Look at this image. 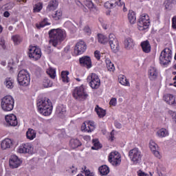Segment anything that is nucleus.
I'll use <instances>...</instances> for the list:
<instances>
[{"label":"nucleus","mask_w":176,"mask_h":176,"mask_svg":"<svg viewBox=\"0 0 176 176\" xmlns=\"http://www.w3.org/2000/svg\"><path fill=\"white\" fill-rule=\"evenodd\" d=\"M49 35L50 38V42L55 47L64 42L65 39H67V32L61 28L50 30Z\"/></svg>","instance_id":"nucleus-1"},{"label":"nucleus","mask_w":176,"mask_h":176,"mask_svg":"<svg viewBox=\"0 0 176 176\" xmlns=\"http://www.w3.org/2000/svg\"><path fill=\"white\" fill-rule=\"evenodd\" d=\"M38 111L44 116H50L53 111L52 101L47 98L38 99L37 100Z\"/></svg>","instance_id":"nucleus-2"},{"label":"nucleus","mask_w":176,"mask_h":176,"mask_svg":"<svg viewBox=\"0 0 176 176\" xmlns=\"http://www.w3.org/2000/svg\"><path fill=\"white\" fill-rule=\"evenodd\" d=\"M14 107V99L12 96H6L1 99V108L3 111L10 112Z\"/></svg>","instance_id":"nucleus-3"},{"label":"nucleus","mask_w":176,"mask_h":176,"mask_svg":"<svg viewBox=\"0 0 176 176\" xmlns=\"http://www.w3.org/2000/svg\"><path fill=\"white\" fill-rule=\"evenodd\" d=\"M17 81L20 86H28L31 82L30 73L26 69L21 70L17 76Z\"/></svg>","instance_id":"nucleus-4"},{"label":"nucleus","mask_w":176,"mask_h":176,"mask_svg":"<svg viewBox=\"0 0 176 176\" xmlns=\"http://www.w3.org/2000/svg\"><path fill=\"white\" fill-rule=\"evenodd\" d=\"M73 97L77 101H85V100H87V97H89V94L85 90V87L83 85L80 87H76L73 91Z\"/></svg>","instance_id":"nucleus-5"},{"label":"nucleus","mask_w":176,"mask_h":176,"mask_svg":"<svg viewBox=\"0 0 176 176\" xmlns=\"http://www.w3.org/2000/svg\"><path fill=\"white\" fill-rule=\"evenodd\" d=\"M129 157L134 164H140L142 160V153L138 148H134L129 151Z\"/></svg>","instance_id":"nucleus-6"},{"label":"nucleus","mask_w":176,"mask_h":176,"mask_svg":"<svg viewBox=\"0 0 176 176\" xmlns=\"http://www.w3.org/2000/svg\"><path fill=\"white\" fill-rule=\"evenodd\" d=\"M151 25V19L148 14H142L138 22V28L140 31H146Z\"/></svg>","instance_id":"nucleus-7"},{"label":"nucleus","mask_w":176,"mask_h":176,"mask_svg":"<svg viewBox=\"0 0 176 176\" xmlns=\"http://www.w3.org/2000/svg\"><path fill=\"white\" fill-rule=\"evenodd\" d=\"M173 58V51L170 48H165L160 54V61L163 65L168 64Z\"/></svg>","instance_id":"nucleus-8"},{"label":"nucleus","mask_w":176,"mask_h":176,"mask_svg":"<svg viewBox=\"0 0 176 176\" xmlns=\"http://www.w3.org/2000/svg\"><path fill=\"white\" fill-rule=\"evenodd\" d=\"M109 162L112 164V166H120V163H122V156L120 153L118 151H112L109 155Z\"/></svg>","instance_id":"nucleus-9"},{"label":"nucleus","mask_w":176,"mask_h":176,"mask_svg":"<svg viewBox=\"0 0 176 176\" xmlns=\"http://www.w3.org/2000/svg\"><path fill=\"white\" fill-rule=\"evenodd\" d=\"M109 43L111 47V50L114 53H118L119 52L120 47L119 46V41L116 38V36L113 34H110L109 35Z\"/></svg>","instance_id":"nucleus-10"},{"label":"nucleus","mask_w":176,"mask_h":176,"mask_svg":"<svg viewBox=\"0 0 176 176\" xmlns=\"http://www.w3.org/2000/svg\"><path fill=\"white\" fill-rule=\"evenodd\" d=\"M28 56L32 60H39V58L42 57V52L41 51V49L35 46H30L29 48Z\"/></svg>","instance_id":"nucleus-11"},{"label":"nucleus","mask_w":176,"mask_h":176,"mask_svg":"<svg viewBox=\"0 0 176 176\" xmlns=\"http://www.w3.org/2000/svg\"><path fill=\"white\" fill-rule=\"evenodd\" d=\"M87 80L89 81V85L91 89H98L101 85V80L100 78L96 74H91L87 77Z\"/></svg>","instance_id":"nucleus-12"},{"label":"nucleus","mask_w":176,"mask_h":176,"mask_svg":"<svg viewBox=\"0 0 176 176\" xmlns=\"http://www.w3.org/2000/svg\"><path fill=\"white\" fill-rule=\"evenodd\" d=\"M18 153H28L29 155L34 154V146L32 143L22 144L19 146Z\"/></svg>","instance_id":"nucleus-13"},{"label":"nucleus","mask_w":176,"mask_h":176,"mask_svg":"<svg viewBox=\"0 0 176 176\" xmlns=\"http://www.w3.org/2000/svg\"><path fill=\"white\" fill-rule=\"evenodd\" d=\"M87 46L86 43L83 41H78L74 47V54L75 56H79L80 54H83L86 52Z\"/></svg>","instance_id":"nucleus-14"},{"label":"nucleus","mask_w":176,"mask_h":176,"mask_svg":"<svg viewBox=\"0 0 176 176\" xmlns=\"http://www.w3.org/2000/svg\"><path fill=\"white\" fill-rule=\"evenodd\" d=\"M21 163H23V162L19 157H17V155H12L10 156L9 160V166L10 168H19V167L21 166Z\"/></svg>","instance_id":"nucleus-15"},{"label":"nucleus","mask_w":176,"mask_h":176,"mask_svg":"<svg viewBox=\"0 0 176 176\" xmlns=\"http://www.w3.org/2000/svg\"><path fill=\"white\" fill-rule=\"evenodd\" d=\"M149 148L152 152V153L157 157V159H162V154L159 151V146L155 141L151 140L149 142Z\"/></svg>","instance_id":"nucleus-16"},{"label":"nucleus","mask_w":176,"mask_h":176,"mask_svg":"<svg viewBox=\"0 0 176 176\" xmlns=\"http://www.w3.org/2000/svg\"><path fill=\"white\" fill-rule=\"evenodd\" d=\"M95 129L96 124L93 121H86L81 126L82 131H87V133H91V131H94Z\"/></svg>","instance_id":"nucleus-17"},{"label":"nucleus","mask_w":176,"mask_h":176,"mask_svg":"<svg viewBox=\"0 0 176 176\" xmlns=\"http://www.w3.org/2000/svg\"><path fill=\"white\" fill-rule=\"evenodd\" d=\"M123 5H124V2L122 1V0H111V1L104 3V8L107 9H112V8H116V6H122Z\"/></svg>","instance_id":"nucleus-18"},{"label":"nucleus","mask_w":176,"mask_h":176,"mask_svg":"<svg viewBox=\"0 0 176 176\" xmlns=\"http://www.w3.org/2000/svg\"><path fill=\"white\" fill-rule=\"evenodd\" d=\"M6 122L10 126H16L18 124L17 117L14 114H9L5 117Z\"/></svg>","instance_id":"nucleus-19"},{"label":"nucleus","mask_w":176,"mask_h":176,"mask_svg":"<svg viewBox=\"0 0 176 176\" xmlns=\"http://www.w3.org/2000/svg\"><path fill=\"white\" fill-rule=\"evenodd\" d=\"M164 100L169 105H176V96L173 94H166L164 95Z\"/></svg>","instance_id":"nucleus-20"},{"label":"nucleus","mask_w":176,"mask_h":176,"mask_svg":"<svg viewBox=\"0 0 176 176\" xmlns=\"http://www.w3.org/2000/svg\"><path fill=\"white\" fill-rule=\"evenodd\" d=\"M80 64H82L83 67L88 69L92 67L91 58L89 56H82L79 59Z\"/></svg>","instance_id":"nucleus-21"},{"label":"nucleus","mask_w":176,"mask_h":176,"mask_svg":"<svg viewBox=\"0 0 176 176\" xmlns=\"http://www.w3.org/2000/svg\"><path fill=\"white\" fill-rule=\"evenodd\" d=\"M148 78L150 80H156L157 79V75H159V72L157 69L155 67H151L148 69Z\"/></svg>","instance_id":"nucleus-22"},{"label":"nucleus","mask_w":176,"mask_h":176,"mask_svg":"<svg viewBox=\"0 0 176 176\" xmlns=\"http://www.w3.org/2000/svg\"><path fill=\"white\" fill-rule=\"evenodd\" d=\"M135 45L134 40L130 37L126 38L124 41V46L126 50H131L134 48Z\"/></svg>","instance_id":"nucleus-23"},{"label":"nucleus","mask_w":176,"mask_h":176,"mask_svg":"<svg viewBox=\"0 0 176 176\" xmlns=\"http://www.w3.org/2000/svg\"><path fill=\"white\" fill-rule=\"evenodd\" d=\"M57 8H58V1L57 0H52L48 3L46 10L47 12H54Z\"/></svg>","instance_id":"nucleus-24"},{"label":"nucleus","mask_w":176,"mask_h":176,"mask_svg":"<svg viewBox=\"0 0 176 176\" xmlns=\"http://www.w3.org/2000/svg\"><path fill=\"white\" fill-rule=\"evenodd\" d=\"M13 145V141L9 138L4 139L1 143V148L3 151L9 149Z\"/></svg>","instance_id":"nucleus-25"},{"label":"nucleus","mask_w":176,"mask_h":176,"mask_svg":"<svg viewBox=\"0 0 176 176\" xmlns=\"http://www.w3.org/2000/svg\"><path fill=\"white\" fill-rule=\"evenodd\" d=\"M156 135L158 138H166V137H168L169 135L168 130L166 128H162L157 131Z\"/></svg>","instance_id":"nucleus-26"},{"label":"nucleus","mask_w":176,"mask_h":176,"mask_svg":"<svg viewBox=\"0 0 176 176\" xmlns=\"http://www.w3.org/2000/svg\"><path fill=\"white\" fill-rule=\"evenodd\" d=\"M26 138L32 141L34 138H36V131L32 129H28L26 132Z\"/></svg>","instance_id":"nucleus-27"},{"label":"nucleus","mask_w":176,"mask_h":176,"mask_svg":"<svg viewBox=\"0 0 176 176\" xmlns=\"http://www.w3.org/2000/svg\"><path fill=\"white\" fill-rule=\"evenodd\" d=\"M128 19L130 24H135L137 23V17L135 16V12L133 10H129L128 14Z\"/></svg>","instance_id":"nucleus-28"},{"label":"nucleus","mask_w":176,"mask_h":176,"mask_svg":"<svg viewBox=\"0 0 176 176\" xmlns=\"http://www.w3.org/2000/svg\"><path fill=\"white\" fill-rule=\"evenodd\" d=\"M141 47L144 53L151 52V44L149 43V41H145L142 42Z\"/></svg>","instance_id":"nucleus-29"},{"label":"nucleus","mask_w":176,"mask_h":176,"mask_svg":"<svg viewBox=\"0 0 176 176\" xmlns=\"http://www.w3.org/2000/svg\"><path fill=\"white\" fill-rule=\"evenodd\" d=\"M165 9L171 10L174 6L176 5V0H167L164 2Z\"/></svg>","instance_id":"nucleus-30"},{"label":"nucleus","mask_w":176,"mask_h":176,"mask_svg":"<svg viewBox=\"0 0 176 176\" xmlns=\"http://www.w3.org/2000/svg\"><path fill=\"white\" fill-rule=\"evenodd\" d=\"M95 111L98 116V118H104V116H105V115H107V111L103 109L102 108L98 107V105H97L95 108Z\"/></svg>","instance_id":"nucleus-31"},{"label":"nucleus","mask_w":176,"mask_h":176,"mask_svg":"<svg viewBox=\"0 0 176 176\" xmlns=\"http://www.w3.org/2000/svg\"><path fill=\"white\" fill-rule=\"evenodd\" d=\"M56 113L59 114L60 118H64L65 113H67V109L64 106H59L56 108Z\"/></svg>","instance_id":"nucleus-32"},{"label":"nucleus","mask_w":176,"mask_h":176,"mask_svg":"<svg viewBox=\"0 0 176 176\" xmlns=\"http://www.w3.org/2000/svg\"><path fill=\"white\" fill-rule=\"evenodd\" d=\"M108 37L107 36L102 34H98V41L99 43H101L102 45H105V43H108Z\"/></svg>","instance_id":"nucleus-33"},{"label":"nucleus","mask_w":176,"mask_h":176,"mask_svg":"<svg viewBox=\"0 0 176 176\" xmlns=\"http://www.w3.org/2000/svg\"><path fill=\"white\" fill-rule=\"evenodd\" d=\"M69 145L71 148L75 149L76 148L80 146V145H82V143H80V141H79V140L78 139H72L70 140Z\"/></svg>","instance_id":"nucleus-34"},{"label":"nucleus","mask_w":176,"mask_h":176,"mask_svg":"<svg viewBox=\"0 0 176 176\" xmlns=\"http://www.w3.org/2000/svg\"><path fill=\"white\" fill-rule=\"evenodd\" d=\"M43 9V3L38 2L33 6V12L39 13Z\"/></svg>","instance_id":"nucleus-35"},{"label":"nucleus","mask_w":176,"mask_h":176,"mask_svg":"<svg viewBox=\"0 0 176 176\" xmlns=\"http://www.w3.org/2000/svg\"><path fill=\"white\" fill-rule=\"evenodd\" d=\"M99 172L100 173V175H108L109 174V167L107 165L101 166L99 168Z\"/></svg>","instance_id":"nucleus-36"},{"label":"nucleus","mask_w":176,"mask_h":176,"mask_svg":"<svg viewBox=\"0 0 176 176\" xmlns=\"http://www.w3.org/2000/svg\"><path fill=\"white\" fill-rule=\"evenodd\" d=\"M69 75V72L67 71H63L61 72V80L64 83H68L69 82V78L68 76Z\"/></svg>","instance_id":"nucleus-37"},{"label":"nucleus","mask_w":176,"mask_h":176,"mask_svg":"<svg viewBox=\"0 0 176 176\" xmlns=\"http://www.w3.org/2000/svg\"><path fill=\"white\" fill-rule=\"evenodd\" d=\"M105 63L108 69V71H110V72H113L115 71V65L111 61V59L107 58L105 59Z\"/></svg>","instance_id":"nucleus-38"},{"label":"nucleus","mask_w":176,"mask_h":176,"mask_svg":"<svg viewBox=\"0 0 176 176\" xmlns=\"http://www.w3.org/2000/svg\"><path fill=\"white\" fill-rule=\"evenodd\" d=\"M4 85L6 86V87H7V89H13V79H12L11 78H6L4 81Z\"/></svg>","instance_id":"nucleus-39"},{"label":"nucleus","mask_w":176,"mask_h":176,"mask_svg":"<svg viewBox=\"0 0 176 176\" xmlns=\"http://www.w3.org/2000/svg\"><path fill=\"white\" fill-rule=\"evenodd\" d=\"M93 144L94 146L91 147V149L94 151H98V149H101V148H102V146L97 140H93Z\"/></svg>","instance_id":"nucleus-40"},{"label":"nucleus","mask_w":176,"mask_h":176,"mask_svg":"<svg viewBox=\"0 0 176 176\" xmlns=\"http://www.w3.org/2000/svg\"><path fill=\"white\" fill-rule=\"evenodd\" d=\"M52 17L54 20H60L61 17H63V11L61 10H56L55 14L52 15Z\"/></svg>","instance_id":"nucleus-41"},{"label":"nucleus","mask_w":176,"mask_h":176,"mask_svg":"<svg viewBox=\"0 0 176 176\" xmlns=\"http://www.w3.org/2000/svg\"><path fill=\"white\" fill-rule=\"evenodd\" d=\"M120 83L122 85V86H130V82L127 80V78L124 76H122L119 78Z\"/></svg>","instance_id":"nucleus-42"},{"label":"nucleus","mask_w":176,"mask_h":176,"mask_svg":"<svg viewBox=\"0 0 176 176\" xmlns=\"http://www.w3.org/2000/svg\"><path fill=\"white\" fill-rule=\"evenodd\" d=\"M47 18H45L43 21L41 22L40 24H36V26L37 28H43V27H46V25H50V23L47 22Z\"/></svg>","instance_id":"nucleus-43"},{"label":"nucleus","mask_w":176,"mask_h":176,"mask_svg":"<svg viewBox=\"0 0 176 176\" xmlns=\"http://www.w3.org/2000/svg\"><path fill=\"white\" fill-rule=\"evenodd\" d=\"M47 74L50 76V78H52V79H54V78H56V69L52 67L47 69Z\"/></svg>","instance_id":"nucleus-44"},{"label":"nucleus","mask_w":176,"mask_h":176,"mask_svg":"<svg viewBox=\"0 0 176 176\" xmlns=\"http://www.w3.org/2000/svg\"><path fill=\"white\" fill-rule=\"evenodd\" d=\"M43 86L45 88L52 87V86H53V82L49 79H45L43 82Z\"/></svg>","instance_id":"nucleus-45"},{"label":"nucleus","mask_w":176,"mask_h":176,"mask_svg":"<svg viewBox=\"0 0 176 176\" xmlns=\"http://www.w3.org/2000/svg\"><path fill=\"white\" fill-rule=\"evenodd\" d=\"M12 39L14 43V45H19L21 42V37L19 35L12 36Z\"/></svg>","instance_id":"nucleus-46"},{"label":"nucleus","mask_w":176,"mask_h":176,"mask_svg":"<svg viewBox=\"0 0 176 176\" xmlns=\"http://www.w3.org/2000/svg\"><path fill=\"white\" fill-rule=\"evenodd\" d=\"M82 170L85 176H94V173L91 172L86 166L82 168Z\"/></svg>","instance_id":"nucleus-47"},{"label":"nucleus","mask_w":176,"mask_h":176,"mask_svg":"<svg viewBox=\"0 0 176 176\" xmlns=\"http://www.w3.org/2000/svg\"><path fill=\"white\" fill-rule=\"evenodd\" d=\"M168 115H170V116H171L173 122L175 123V124H176V112L169 110L168 111Z\"/></svg>","instance_id":"nucleus-48"},{"label":"nucleus","mask_w":176,"mask_h":176,"mask_svg":"<svg viewBox=\"0 0 176 176\" xmlns=\"http://www.w3.org/2000/svg\"><path fill=\"white\" fill-rule=\"evenodd\" d=\"M85 5L87 6V8H89V9H93V8H94L93 2H91V1H85Z\"/></svg>","instance_id":"nucleus-49"},{"label":"nucleus","mask_w":176,"mask_h":176,"mask_svg":"<svg viewBox=\"0 0 176 176\" xmlns=\"http://www.w3.org/2000/svg\"><path fill=\"white\" fill-rule=\"evenodd\" d=\"M83 31L87 35H90L91 34V29H90L89 26H85Z\"/></svg>","instance_id":"nucleus-50"},{"label":"nucleus","mask_w":176,"mask_h":176,"mask_svg":"<svg viewBox=\"0 0 176 176\" xmlns=\"http://www.w3.org/2000/svg\"><path fill=\"white\" fill-rule=\"evenodd\" d=\"M94 57L96 60H100L101 58V54L100 53V51L96 50L94 52Z\"/></svg>","instance_id":"nucleus-51"},{"label":"nucleus","mask_w":176,"mask_h":176,"mask_svg":"<svg viewBox=\"0 0 176 176\" xmlns=\"http://www.w3.org/2000/svg\"><path fill=\"white\" fill-rule=\"evenodd\" d=\"M116 104H118L116 98H111V100L109 102V104L112 105L113 107H116Z\"/></svg>","instance_id":"nucleus-52"},{"label":"nucleus","mask_w":176,"mask_h":176,"mask_svg":"<svg viewBox=\"0 0 176 176\" xmlns=\"http://www.w3.org/2000/svg\"><path fill=\"white\" fill-rule=\"evenodd\" d=\"M172 28L176 30V15L172 18Z\"/></svg>","instance_id":"nucleus-53"},{"label":"nucleus","mask_w":176,"mask_h":176,"mask_svg":"<svg viewBox=\"0 0 176 176\" xmlns=\"http://www.w3.org/2000/svg\"><path fill=\"white\" fill-rule=\"evenodd\" d=\"M0 46H1L3 49H6V45H5V39L0 38Z\"/></svg>","instance_id":"nucleus-54"},{"label":"nucleus","mask_w":176,"mask_h":176,"mask_svg":"<svg viewBox=\"0 0 176 176\" xmlns=\"http://www.w3.org/2000/svg\"><path fill=\"white\" fill-rule=\"evenodd\" d=\"M115 126L116 127V129H122V124H120V122H116Z\"/></svg>","instance_id":"nucleus-55"},{"label":"nucleus","mask_w":176,"mask_h":176,"mask_svg":"<svg viewBox=\"0 0 176 176\" xmlns=\"http://www.w3.org/2000/svg\"><path fill=\"white\" fill-rule=\"evenodd\" d=\"M76 168H75L74 166H72V168H70V171L72 174H76Z\"/></svg>","instance_id":"nucleus-56"},{"label":"nucleus","mask_w":176,"mask_h":176,"mask_svg":"<svg viewBox=\"0 0 176 176\" xmlns=\"http://www.w3.org/2000/svg\"><path fill=\"white\" fill-rule=\"evenodd\" d=\"M138 176H149V175H148L147 173H145L141 171V172H140L138 173Z\"/></svg>","instance_id":"nucleus-57"},{"label":"nucleus","mask_w":176,"mask_h":176,"mask_svg":"<svg viewBox=\"0 0 176 176\" xmlns=\"http://www.w3.org/2000/svg\"><path fill=\"white\" fill-rule=\"evenodd\" d=\"M3 16H4V17H9L10 16V13H9V12H8V11H6L3 13Z\"/></svg>","instance_id":"nucleus-58"},{"label":"nucleus","mask_w":176,"mask_h":176,"mask_svg":"<svg viewBox=\"0 0 176 176\" xmlns=\"http://www.w3.org/2000/svg\"><path fill=\"white\" fill-rule=\"evenodd\" d=\"M69 49H71L69 45L66 46L65 48V52L66 53H68V52H69Z\"/></svg>","instance_id":"nucleus-59"},{"label":"nucleus","mask_w":176,"mask_h":176,"mask_svg":"<svg viewBox=\"0 0 176 176\" xmlns=\"http://www.w3.org/2000/svg\"><path fill=\"white\" fill-rule=\"evenodd\" d=\"M1 65H2L3 67H6V61L5 60L1 61Z\"/></svg>","instance_id":"nucleus-60"},{"label":"nucleus","mask_w":176,"mask_h":176,"mask_svg":"<svg viewBox=\"0 0 176 176\" xmlns=\"http://www.w3.org/2000/svg\"><path fill=\"white\" fill-rule=\"evenodd\" d=\"M2 174H3V169L0 166V176H2Z\"/></svg>","instance_id":"nucleus-61"},{"label":"nucleus","mask_w":176,"mask_h":176,"mask_svg":"<svg viewBox=\"0 0 176 176\" xmlns=\"http://www.w3.org/2000/svg\"><path fill=\"white\" fill-rule=\"evenodd\" d=\"M121 6H124V8H123L124 12H127V8H126V7L124 6V5Z\"/></svg>","instance_id":"nucleus-62"},{"label":"nucleus","mask_w":176,"mask_h":176,"mask_svg":"<svg viewBox=\"0 0 176 176\" xmlns=\"http://www.w3.org/2000/svg\"><path fill=\"white\" fill-rule=\"evenodd\" d=\"M8 30L9 31H13V26H9Z\"/></svg>","instance_id":"nucleus-63"},{"label":"nucleus","mask_w":176,"mask_h":176,"mask_svg":"<svg viewBox=\"0 0 176 176\" xmlns=\"http://www.w3.org/2000/svg\"><path fill=\"white\" fill-rule=\"evenodd\" d=\"M159 176H166V175L163 173H159Z\"/></svg>","instance_id":"nucleus-64"}]
</instances>
